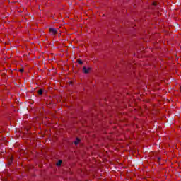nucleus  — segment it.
<instances>
[{
  "label": "nucleus",
  "instance_id": "nucleus-1",
  "mask_svg": "<svg viewBox=\"0 0 181 181\" xmlns=\"http://www.w3.org/2000/svg\"><path fill=\"white\" fill-rule=\"evenodd\" d=\"M49 33H51V35H56V33H57V29L53 28H49Z\"/></svg>",
  "mask_w": 181,
  "mask_h": 181
},
{
  "label": "nucleus",
  "instance_id": "nucleus-2",
  "mask_svg": "<svg viewBox=\"0 0 181 181\" xmlns=\"http://www.w3.org/2000/svg\"><path fill=\"white\" fill-rule=\"evenodd\" d=\"M83 73L87 74L88 73H90V68H87V67L84 66L83 69Z\"/></svg>",
  "mask_w": 181,
  "mask_h": 181
},
{
  "label": "nucleus",
  "instance_id": "nucleus-3",
  "mask_svg": "<svg viewBox=\"0 0 181 181\" xmlns=\"http://www.w3.org/2000/svg\"><path fill=\"white\" fill-rule=\"evenodd\" d=\"M74 144L75 145H78V144H80V139L76 138V141H74Z\"/></svg>",
  "mask_w": 181,
  "mask_h": 181
},
{
  "label": "nucleus",
  "instance_id": "nucleus-4",
  "mask_svg": "<svg viewBox=\"0 0 181 181\" xmlns=\"http://www.w3.org/2000/svg\"><path fill=\"white\" fill-rule=\"evenodd\" d=\"M62 162H63V161H62V160H59L57 163V166H61Z\"/></svg>",
  "mask_w": 181,
  "mask_h": 181
},
{
  "label": "nucleus",
  "instance_id": "nucleus-5",
  "mask_svg": "<svg viewBox=\"0 0 181 181\" xmlns=\"http://www.w3.org/2000/svg\"><path fill=\"white\" fill-rule=\"evenodd\" d=\"M38 94H39V95H42L43 94V90L42 89H40L38 90Z\"/></svg>",
  "mask_w": 181,
  "mask_h": 181
},
{
  "label": "nucleus",
  "instance_id": "nucleus-6",
  "mask_svg": "<svg viewBox=\"0 0 181 181\" xmlns=\"http://www.w3.org/2000/svg\"><path fill=\"white\" fill-rule=\"evenodd\" d=\"M12 160H13V158H12V156L10 157V160L8 161V165H11L12 164Z\"/></svg>",
  "mask_w": 181,
  "mask_h": 181
},
{
  "label": "nucleus",
  "instance_id": "nucleus-7",
  "mask_svg": "<svg viewBox=\"0 0 181 181\" xmlns=\"http://www.w3.org/2000/svg\"><path fill=\"white\" fill-rule=\"evenodd\" d=\"M78 64H83V61L81 59H77Z\"/></svg>",
  "mask_w": 181,
  "mask_h": 181
},
{
  "label": "nucleus",
  "instance_id": "nucleus-8",
  "mask_svg": "<svg viewBox=\"0 0 181 181\" xmlns=\"http://www.w3.org/2000/svg\"><path fill=\"white\" fill-rule=\"evenodd\" d=\"M19 71H20V73H23L24 69H19Z\"/></svg>",
  "mask_w": 181,
  "mask_h": 181
},
{
  "label": "nucleus",
  "instance_id": "nucleus-9",
  "mask_svg": "<svg viewBox=\"0 0 181 181\" xmlns=\"http://www.w3.org/2000/svg\"><path fill=\"white\" fill-rule=\"evenodd\" d=\"M153 5H156V3H153Z\"/></svg>",
  "mask_w": 181,
  "mask_h": 181
},
{
  "label": "nucleus",
  "instance_id": "nucleus-10",
  "mask_svg": "<svg viewBox=\"0 0 181 181\" xmlns=\"http://www.w3.org/2000/svg\"><path fill=\"white\" fill-rule=\"evenodd\" d=\"M180 92H181V86H180Z\"/></svg>",
  "mask_w": 181,
  "mask_h": 181
}]
</instances>
